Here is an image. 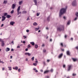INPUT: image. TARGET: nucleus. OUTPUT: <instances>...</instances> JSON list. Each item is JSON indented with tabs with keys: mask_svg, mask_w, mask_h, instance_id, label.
<instances>
[{
	"mask_svg": "<svg viewBox=\"0 0 78 78\" xmlns=\"http://www.w3.org/2000/svg\"><path fill=\"white\" fill-rule=\"evenodd\" d=\"M67 7L66 6L65 9L62 8L61 9L59 15V17H61V16L62 15V14H63V13H64V12H66V9H67Z\"/></svg>",
	"mask_w": 78,
	"mask_h": 78,
	"instance_id": "obj_1",
	"label": "nucleus"
},
{
	"mask_svg": "<svg viewBox=\"0 0 78 78\" xmlns=\"http://www.w3.org/2000/svg\"><path fill=\"white\" fill-rule=\"evenodd\" d=\"M58 31H61L64 30V25L61 26L60 27H58L57 28Z\"/></svg>",
	"mask_w": 78,
	"mask_h": 78,
	"instance_id": "obj_2",
	"label": "nucleus"
},
{
	"mask_svg": "<svg viewBox=\"0 0 78 78\" xmlns=\"http://www.w3.org/2000/svg\"><path fill=\"white\" fill-rule=\"evenodd\" d=\"M20 6H19L17 8V10L18 15H19V14H20L21 13V12H19V11H20Z\"/></svg>",
	"mask_w": 78,
	"mask_h": 78,
	"instance_id": "obj_3",
	"label": "nucleus"
},
{
	"mask_svg": "<svg viewBox=\"0 0 78 78\" xmlns=\"http://www.w3.org/2000/svg\"><path fill=\"white\" fill-rule=\"evenodd\" d=\"M72 5L73 6H76V0H74L72 2Z\"/></svg>",
	"mask_w": 78,
	"mask_h": 78,
	"instance_id": "obj_4",
	"label": "nucleus"
},
{
	"mask_svg": "<svg viewBox=\"0 0 78 78\" xmlns=\"http://www.w3.org/2000/svg\"><path fill=\"white\" fill-rule=\"evenodd\" d=\"M72 67H73V66H72V65H68V71H70Z\"/></svg>",
	"mask_w": 78,
	"mask_h": 78,
	"instance_id": "obj_5",
	"label": "nucleus"
},
{
	"mask_svg": "<svg viewBox=\"0 0 78 78\" xmlns=\"http://www.w3.org/2000/svg\"><path fill=\"white\" fill-rule=\"evenodd\" d=\"M72 60H73L74 62H76V61H77V59L76 58H72Z\"/></svg>",
	"mask_w": 78,
	"mask_h": 78,
	"instance_id": "obj_6",
	"label": "nucleus"
},
{
	"mask_svg": "<svg viewBox=\"0 0 78 78\" xmlns=\"http://www.w3.org/2000/svg\"><path fill=\"white\" fill-rule=\"evenodd\" d=\"M63 56V53H61V54L59 55L58 58H61L62 56Z\"/></svg>",
	"mask_w": 78,
	"mask_h": 78,
	"instance_id": "obj_7",
	"label": "nucleus"
},
{
	"mask_svg": "<svg viewBox=\"0 0 78 78\" xmlns=\"http://www.w3.org/2000/svg\"><path fill=\"white\" fill-rule=\"evenodd\" d=\"M1 45L2 47H4L5 46V41H3L1 43Z\"/></svg>",
	"mask_w": 78,
	"mask_h": 78,
	"instance_id": "obj_8",
	"label": "nucleus"
},
{
	"mask_svg": "<svg viewBox=\"0 0 78 78\" xmlns=\"http://www.w3.org/2000/svg\"><path fill=\"white\" fill-rule=\"evenodd\" d=\"M34 2L35 3V5H36L37 6V0H33Z\"/></svg>",
	"mask_w": 78,
	"mask_h": 78,
	"instance_id": "obj_9",
	"label": "nucleus"
},
{
	"mask_svg": "<svg viewBox=\"0 0 78 78\" xmlns=\"http://www.w3.org/2000/svg\"><path fill=\"white\" fill-rule=\"evenodd\" d=\"M25 55H28L29 56H31V54L29 52H26L25 53Z\"/></svg>",
	"mask_w": 78,
	"mask_h": 78,
	"instance_id": "obj_10",
	"label": "nucleus"
},
{
	"mask_svg": "<svg viewBox=\"0 0 78 78\" xmlns=\"http://www.w3.org/2000/svg\"><path fill=\"white\" fill-rule=\"evenodd\" d=\"M2 18H3L2 19V21H4V20H5V19H6V17H5V16H2Z\"/></svg>",
	"mask_w": 78,
	"mask_h": 78,
	"instance_id": "obj_11",
	"label": "nucleus"
},
{
	"mask_svg": "<svg viewBox=\"0 0 78 78\" xmlns=\"http://www.w3.org/2000/svg\"><path fill=\"white\" fill-rule=\"evenodd\" d=\"M50 72V70H46V71H45L44 72V74H45L46 73H48V72Z\"/></svg>",
	"mask_w": 78,
	"mask_h": 78,
	"instance_id": "obj_12",
	"label": "nucleus"
},
{
	"mask_svg": "<svg viewBox=\"0 0 78 78\" xmlns=\"http://www.w3.org/2000/svg\"><path fill=\"white\" fill-rule=\"evenodd\" d=\"M15 7L16 5H15V4H13L12 5V9H14V8H15Z\"/></svg>",
	"mask_w": 78,
	"mask_h": 78,
	"instance_id": "obj_13",
	"label": "nucleus"
},
{
	"mask_svg": "<svg viewBox=\"0 0 78 78\" xmlns=\"http://www.w3.org/2000/svg\"><path fill=\"white\" fill-rule=\"evenodd\" d=\"M14 23H15V22L13 21H12L10 23V24L11 25H13Z\"/></svg>",
	"mask_w": 78,
	"mask_h": 78,
	"instance_id": "obj_14",
	"label": "nucleus"
},
{
	"mask_svg": "<svg viewBox=\"0 0 78 78\" xmlns=\"http://www.w3.org/2000/svg\"><path fill=\"white\" fill-rule=\"evenodd\" d=\"M66 53L67 55H70V51H67Z\"/></svg>",
	"mask_w": 78,
	"mask_h": 78,
	"instance_id": "obj_15",
	"label": "nucleus"
},
{
	"mask_svg": "<svg viewBox=\"0 0 78 78\" xmlns=\"http://www.w3.org/2000/svg\"><path fill=\"white\" fill-rule=\"evenodd\" d=\"M22 3H23V1H21L19 2V5H21Z\"/></svg>",
	"mask_w": 78,
	"mask_h": 78,
	"instance_id": "obj_16",
	"label": "nucleus"
},
{
	"mask_svg": "<svg viewBox=\"0 0 78 78\" xmlns=\"http://www.w3.org/2000/svg\"><path fill=\"white\" fill-rule=\"evenodd\" d=\"M13 69H14V70H17V69H18V67L17 66H16L15 68L13 67Z\"/></svg>",
	"mask_w": 78,
	"mask_h": 78,
	"instance_id": "obj_17",
	"label": "nucleus"
},
{
	"mask_svg": "<svg viewBox=\"0 0 78 78\" xmlns=\"http://www.w3.org/2000/svg\"><path fill=\"white\" fill-rule=\"evenodd\" d=\"M8 3V1L6 0V1H4L3 2V4H6Z\"/></svg>",
	"mask_w": 78,
	"mask_h": 78,
	"instance_id": "obj_18",
	"label": "nucleus"
},
{
	"mask_svg": "<svg viewBox=\"0 0 78 78\" xmlns=\"http://www.w3.org/2000/svg\"><path fill=\"white\" fill-rule=\"evenodd\" d=\"M9 50H10V49H9V48H6V51L7 52H8L9 51Z\"/></svg>",
	"mask_w": 78,
	"mask_h": 78,
	"instance_id": "obj_19",
	"label": "nucleus"
},
{
	"mask_svg": "<svg viewBox=\"0 0 78 78\" xmlns=\"http://www.w3.org/2000/svg\"><path fill=\"white\" fill-rule=\"evenodd\" d=\"M11 17V16L9 15H7L6 16L7 18H10V17Z\"/></svg>",
	"mask_w": 78,
	"mask_h": 78,
	"instance_id": "obj_20",
	"label": "nucleus"
},
{
	"mask_svg": "<svg viewBox=\"0 0 78 78\" xmlns=\"http://www.w3.org/2000/svg\"><path fill=\"white\" fill-rule=\"evenodd\" d=\"M30 44H31V45H33V46L35 44H34V42H30Z\"/></svg>",
	"mask_w": 78,
	"mask_h": 78,
	"instance_id": "obj_21",
	"label": "nucleus"
},
{
	"mask_svg": "<svg viewBox=\"0 0 78 78\" xmlns=\"http://www.w3.org/2000/svg\"><path fill=\"white\" fill-rule=\"evenodd\" d=\"M27 12L26 11H24L22 12V14H26Z\"/></svg>",
	"mask_w": 78,
	"mask_h": 78,
	"instance_id": "obj_22",
	"label": "nucleus"
},
{
	"mask_svg": "<svg viewBox=\"0 0 78 78\" xmlns=\"http://www.w3.org/2000/svg\"><path fill=\"white\" fill-rule=\"evenodd\" d=\"M38 47V45H37V44H35V48H37Z\"/></svg>",
	"mask_w": 78,
	"mask_h": 78,
	"instance_id": "obj_23",
	"label": "nucleus"
},
{
	"mask_svg": "<svg viewBox=\"0 0 78 78\" xmlns=\"http://www.w3.org/2000/svg\"><path fill=\"white\" fill-rule=\"evenodd\" d=\"M33 25L36 26V25H37V23H33Z\"/></svg>",
	"mask_w": 78,
	"mask_h": 78,
	"instance_id": "obj_24",
	"label": "nucleus"
},
{
	"mask_svg": "<svg viewBox=\"0 0 78 78\" xmlns=\"http://www.w3.org/2000/svg\"><path fill=\"white\" fill-rule=\"evenodd\" d=\"M7 15H8V13H4V16H7Z\"/></svg>",
	"mask_w": 78,
	"mask_h": 78,
	"instance_id": "obj_25",
	"label": "nucleus"
},
{
	"mask_svg": "<svg viewBox=\"0 0 78 78\" xmlns=\"http://www.w3.org/2000/svg\"><path fill=\"white\" fill-rule=\"evenodd\" d=\"M31 47V46H30V44H29L28 46H27V48H30Z\"/></svg>",
	"mask_w": 78,
	"mask_h": 78,
	"instance_id": "obj_26",
	"label": "nucleus"
},
{
	"mask_svg": "<svg viewBox=\"0 0 78 78\" xmlns=\"http://www.w3.org/2000/svg\"><path fill=\"white\" fill-rule=\"evenodd\" d=\"M70 23V20H69L67 22V25H69Z\"/></svg>",
	"mask_w": 78,
	"mask_h": 78,
	"instance_id": "obj_27",
	"label": "nucleus"
},
{
	"mask_svg": "<svg viewBox=\"0 0 78 78\" xmlns=\"http://www.w3.org/2000/svg\"><path fill=\"white\" fill-rule=\"evenodd\" d=\"M35 30L36 31H37V30H39V27L38 28H35Z\"/></svg>",
	"mask_w": 78,
	"mask_h": 78,
	"instance_id": "obj_28",
	"label": "nucleus"
},
{
	"mask_svg": "<svg viewBox=\"0 0 78 78\" xmlns=\"http://www.w3.org/2000/svg\"><path fill=\"white\" fill-rule=\"evenodd\" d=\"M31 59H32V61H34V57H33L31 58Z\"/></svg>",
	"mask_w": 78,
	"mask_h": 78,
	"instance_id": "obj_29",
	"label": "nucleus"
},
{
	"mask_svg": "<svg viewBox=\"0 0 78 78\" xmlns=\"http://www.w3.org/2000/svg\"><path fill=\"white\" fill-rule=\"evenodd\" d=\"M76 75V73H74L73 74V76H75Z\"/></svg>",
	"mask_w": 78,
	"mask_h": 78,
	"instance_id": "obj_30",
	"label": "nucleus"
},
{
	"mask_svg": "<svg viewBox=\"0 0 78 78\" xmlns=\"http://www.w3.org/2000/svg\"><path fill=\"white\" fill-rule=\"evenodd\" d=\"M76 16H77V17H78V12H77L75 13Z\"/></svg>",
	"mask_w": 78,
	"mask_h": 78,
	"instance_id": "obj_31",
	"label": "nucleus"
},
{
	"mask_svg": "<svg viewBox=\"0 0 78 78\" xmlns=\"http://www.w3.org/2000/svg\"><path fill=\"white\" fill-rule=\"evenodd\" d=\"M8 68L9 69V70H12L11 67H8Z\"/></svg>",
	"mask_w": 78,
	"mask_h": 78,
	"instance_id": "obj_32",
	"label": "nucleus"
},
{
	"mask_svg": "<svg viewBox=\"0 0 78 78\" xmlns=\"http://www.w3.org/2000/svg\"><path fill=\"white\" fill-rule=\"evenodd\" d=\"M47 20L48 21H50V16L48 17L47 18Z\"/></svg>",
	"mask_w": 78,
	"mask_h": 78,
	"instance_id": "obj_33",
	"label": "nucleus"
},
{
	"mask_svg": "<svg viewBox=\"0 0 78 78\" xmlns=\"http://www.w3.org/2000/svg\"><path fill=\"white\" fill-rule=\"evenodd\" d=\"M11 14H13L14 13V10H12L11 12Z\"/></svg>",
	"mask_w": 78,
	"mask_h": 78,
	"instance_id": "obj_34",
	"label": "nucleus"
},
{
	"mask_svg": "<svg viewBox=\"0 0 78 78\" xmlns=\"http://www.w3.org/2000/svg\"><path fill=\"white\" fill-rule=\"evenodd\" d=\"M33 65H34V66H37V63H33Z\"/></svg>",
	"mask_w": 78,
	"mask_h": 78,
	"instance_id": "obj_35",
	"label": "nucleus"
},
{
	"mask_svg": "<svg viewBox=\"0 0 78 78\" xmlns=\"http://www.w3.org/2000/svg\"><path fill=\"white\" fill-rule=\"evenodd\" d=\"M60 45H61V46H62V47H63V43H60Z\"/></svg>",
	"mask_w": 78,
	"mask_h": 78,
	"instance_id": "obj_36",
	"label": "nucleus"
},
{
	"mask_svg": "<svg viewBox=\"0 0 78 78\" xmlns=\"http://www.w3.org/2000/svg\"><path fill=\"white\" fill-rule=\"evenodd\" d=\"M30 20V18H29V17H28L27 18V20Z\"/></svg>",
	"mask_w": 78,
	"mask_h": 78,
	"instance_id": "obj_37",
	"label": "nucleus"
},
{
	"mask_svg": "<svg viewBox=\"0 0 78 78\" xmlns=\"http://www.w3.org/2000/svg\"><path fill=\"white\" fill-rule=\"evenodd\" d=\"M3 41H4L2 40V39H0V42H3Z\"/></svg>",
	"mask_w": 78,
	"mask_h": 78,
	"instance_id": "obj_38",
	"label": "nucleus"
},
{
	"mask_svg": "<svg viewBox=\"0 0 78 78\" xmlns=\"http://www.w3.org/2000/svg\"><path fill=\"white\" fill-rule=\"evenodd\" d=\"M63 68H65L66 67V65H64L63 66Z\"/></svg>",
	"mask_w": 78,
	"mask_h": 78,
	"instance_id": "obj_39",
	"label": "nucleus"
},
{
	"mask_svg": "<svg viewBox=\"0 0 78 78\" xmlns=\"http://www.w3.org/2000/svg\"><path fill=\"white\" fill-rule=\"evenodd\" d=\"M26 32H27V33H28V32H29V30H26Z\"/></svg>",
	"mask_w": 78,
	"mask_h": 78,
	"instance_id": "obj_40",
	"label": "nucleus"
},
{
	"mask_svg": "<svg viewBox=\"0 0 78 78\" xmlns=\"http://www.w3.org/2000/svg\"><path fill=\"white\" fill-rule=\"evenodd\" d=\"M0 63H2V64H3L4 63V62H3L2 61L0 62Z\"/></svg>",
	"mask_w": 78,
	"mask_h": 78,
	"instance_id": "obj_41",
	"label": "nucleus"
},
{
	"mask_svg": "<svg viewBox=\"0 0 78 78\" xmlns=\"http://www.w3.org/2000/svg\"><path fill=\"white\" fill-rule=\"evenodd\" d=\"M18 71L19 72H20V69H18Z\"/></svg>",
	"mask_w": 78,
	"mask_h": 78,
	"instance_id": "obj_42",
	"label": "nucleus"
},
{
	"mask_svg": "<svg viewBox=\"0 0 78 78\" xmlns=\"http://www.w3.org/2000/svg\"><path fill=\"white\" fill-rule=\"evenodd\" d=\"M4 25V24H2L1 26V27H3Z\"/></svg>",
	"mask_w": 78,
	"mask_h": 78,
	"instance_id": "obj_43",
	"label": "nucleus"
},
{
	"mask_svg": "<svg viewBox=\"0 0 78 78\" xmlns=\"http://www.w3.org/2000/svg\"><path fill=\"white\" fill-rule=\"evenodd\" d=\"M28 48H27L26 49H25V51H28Z\"/></svg>",
	"mask_w": 78,
	"mask_h": 78,
	"instance_id": "obj_44",
	"label": "nucleus"
},
{
	"mask_svg": "<svg viewBox=\"0 0 78 78\" xmlns=\"http://www.w3.org/2000/svg\"><path fill=\"white\" fill-rule=\"evenodd\" d=\"M37 16H39V14L38 13H37Z\"/></svg>",
	"mask_w": 78,
	"mask_h": 78,
	"instance_id": "obj_45",
	"label": "nucleus"
},
{
	"mask_svg": "<svg viewBox=\"0 0 78 78\" xmlns=\"http://www.w3.org/2000/svg\"><path fill=\"white\" fill-rule=\"evenodd\" d=\"M45 78H49V76H46Z\"/></svg>",
	"mask_w": 78,
	"mask_h": 78,
	"instance_id": "obj_46",
	"label": "nucleus"
},
{
	"mask_svg": "<svg viewBox=\"0 0 78 78\" xmlns=\"http://www.w3.org/2000/svg\"><path fill=\"white\" fill-rule=\"evenodd\" d=\"M76 49H77V50H78V46L76 47Z\"/></svg>",
	"mask_w": 78,
	"mask_h": 78,
	"instance_id": "obj_47",
	"label": "nucleus"
},
{
	"mask_svg": "<svg viewBox=\"0 0 78 78\" xmlns=\"http://www.w3.org/2000/svg\"><path fill=\"white\" fill-rule=\"evenodd\" d=\"M51 71L52 72H53V69H51Z\"/></svg>",
	"mask_w": 78,
	"mask_h": 78,
	"instance_id": "obj_48",
	"label": "nucleus"
},
{
	"mask_svg": "<svg viewBox=\"0 0 78 78\" xmlns=\"http://www.w3.org/2000/svg\"><path fill=\"white\" fill-rule=\"evenodd\" d=\"M23 37H24V39H26V38H27V37H26V36H24Z\"/></svg>",
	"mask_w": 78,
	"mask_h": 78,
	"instance_id": "obj_49",
	"label": "nucleus"
},
{
	"mask_svg": "<svg viewBox=\"0 0 78 78\" xmlns=\"http://www.w3.org/2000/svg\"><path fill=\"white\" fill-rule=\"evenodd\" d=\"M43 51L44 52H46V50L45 49L43 50Z\"/></svg>",
	"mask_w": 78,
	"mask_h": 78,
	"instance_id": "obj_50",
	"label": "nucleus"
},
{
	"mask_svg": "<svg viewBox=\"0 0 78 78\" xmlns=\"http://www.w3.org/2000/svg\"><path fill=\"white\" fill-rule=\"evenodd\" d=\"M44 46H45V44H43L42 47H44Z\"/></svg>",
	"mask_w": 78,
	"mask_h": 78,
	"instance_id": "obj_51",
	"label": "nucleus"
},
{
	"mask_svg": "<svg viewBox=\"0 0 78 78\" xmlns=\"http://www.w3.org/2000/svg\"><path fill=\"white\" fill-rule=\"evenodd\" d=\"M12 56H11L10 57V59H12Z\"/></svg>",
	"mask_w": 78,
	"mask_h": 78,
	"instance_id": "obj_52",
	"label": "nucleus"
},
{
	"mask_svg": "<svg viewBox=\"0 0 78 78\" xmlns=\"http://www.w3.org/2000/svg\"><path fill=\"white\" fill-rule=\"evenodd\" d=\"M13 50H14V49H12L11 50V51H13Z\"/></svg>",
	"mask_w": 78,
	"mask_h": 78,
	"instance_id": "obj_53",
	"label": "nucleus"
},
{
	"mask_svg": "<svg viewBox=\"0 0 78 78\" xmlns=\"http://www.w3.org/2000/svg\"><path fill=\"white\" fill-rule=\"evenodd\" d=\"M77 19V17H76L75 19H74V20H76Z\"/></svg>",
	"mask_w": 78,
	"mask_h": 78,
	"instance_id": "obj_54",
	"label": "nucleus"
},
{
	"mask_svg": "<svg viewBox=\"0 0 78 78\" xmlns=\"http://www.w3.org/2000/svg\"><path fill=\"white\" fill-rule=\"evenodd\" d=\"M23 44H25V41H23Z\"/></svg>",
	"mask_w": 78,
	"mask_h": 78,
	"instance_id": "obj_55",
	"label": "nucleus"
},
{
	"mask_svg": "<svg viewBox=\"0 0 78 78\" xmlns=\"http://www.w3.org/2000/svg\"><path fill=\"white\" fill-rule=\"evenodd\" d=\"M40 71H41V72H43V70H42V69H41V70H40Z\"/></svg>",
	"mask_w": 78,
	"mask_h": 78,
	"instance_id": "obj_56",
	"label": "nucleus"
},
{
	"mask_svg": "<svg viewBox=\"0 0 78 78\" xmlns=\"http://www.w3.org/2000/svg\"><path fill=\"white\" fill-rule=\"evenodd\" d=\"M35 72H38V71L37 70H35Z\"/></svg>",
	"mask_w": 78,
	"mask_h": 78,
	"instance_id": "obj_57",
	"label": "nucleus"
},
{
	"mask_svg": "<svg viewBox=\"0 0 78 78\" xmlns=\"http://www.w3.org/2000/svg\"><path fill=\"white\" fill-rule=\"evenodd\" d=\"M2 70H5V68H2Z\"/></svg>",
	"mask_w": 78,
	"mask_h": 78,
	"instance_id": "obj_58",
	"label": "nucleus"
},
{
	"mask_svg": "<svg viewBox=\"0 0 78 78\" xmlns=\"http://www.w3.org/2000/svg\"><path fill=\"white\" fill-rule=\"evenodd\" d=\"M35 62H36V63H38V61H37V60H36Z\"/></svg>",
	"mask_w": 78,
	"mask_h": 78,
	"instance_id": "obj_59",
	"label": "nucleus"
},
{
	"mask_svg": "<svg viewBox=\"0 0 78 78\" xmlns=\"http://www.w3.org/2000/svg\"><path fill=\"white\" fill-rule=\"evenodd\" d=\"M50 42H51L52 41V39H50Z\"/></svg>",
	"mask_w": 78,
	"mask_h": 78,
	"instance_id": "obj_60",
	"label": "nucleus"
},
{
	"mask_svg": "<svg viewBox=\"0 0 78 78\" xmlns=\"http://www.w3.org/2000/svg\"><path fill=\"white\" fill-rule=\"evenodd\" d=\"M33 70H36V69L35 68H34L33 69Z\"/></svg>",
	"mask_w": 78,
	"mask_h": 78,
	"instance_id": "obj_61",
	"label": "nucleus"
},
{
	"mask_svg": "<svg viewBox=\"0 0 78 78\" xmlns=\"http://www.w3.org/2000/svg\"><path fill=\"white\" fill-rule=\"evenodd\" d=\"M17 48H20V47L19 46H18L17 47Z\"/></svg>",
	"mask_w": 78,
	"mask_h": 78,
	"instance_id": "obj_62",
	"label": "nucleus"
},
{
	"mask_svg": "<svg viewBox=\"0 0 78 78\" xmlns=\"http://www.w3.org/2000/svg\"><path fill=\"white\" fill-rule=\"evenodd\" d=\"M65 38H66L67 37V35H65Z\"/></svg>",
	"mask_w": 78,
	"mask_h": 78,
	"instance_id": "obj_63",
	"label": "nucleus"
},
{
	"mask_svg": "<svg viewBox=\"0 0 78 78\" xmlns=\"http://www.w3.org/2000/svg\"><path fill=\"white\" fill-rule=\"evenodd\" d=\"M63 18H64V19H66V16H64L63 17Z\"/></svg>",
	"mask_w": 78,
	"mask_h": 78,
	"instance_id": "obj_64",
	"label": "nucleus"
}]
</instances>
